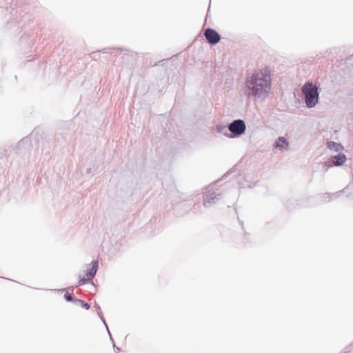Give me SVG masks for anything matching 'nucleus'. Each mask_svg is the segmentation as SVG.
<instances>
[{"instance_id":"nucleus-1","label":"nucleus","mask_w":353,"mask_h":353,"mask_svg":"<svg viewBox=\"0 0 353 353\" xmlns=\"http://www.w3.org/2000/svg\"><path fill=\"white\" fill-rule=\"evenodd\" d=\"M248 88L255 96L268 94L271 88V76L268 70H263L254 74L246 81Z\"/></svg>"},{"instance_id":"nucleus-2","label":"nucleus","mask_w":353,"mask_h":353,"mask_svg":"<svg viewBox=\"0 0 353 353\" xmlns=\"http://www.w3.org/2000/svg\"><path fill=\"white\" fill-rule=\"evenodd\" d=\"M307 107H314L319 101L318 88L312 83H306L302 88Z\"/></svg>"},{"instance_id":"nucleus-3","label":"nucleus","mask_w":353,"mask_h":353,"mask_svg":"<svg viewBox=\"0 0 353 353\" xmlns=\"http://www.w3.org/2000/svg\"><path fill=\"white\" fill-rule=\"evenodd\" d=\"M204 34L208 41L211 44H216L219 43L221 39L219 34L211 28L206 29Z\"/></svg>"},{"instance_id":"nucleus-4","label":"nucleus","mask_w":353,"mask_h":353,"mask_svg":"<svg viewBox=\"0 0 353 353\" xmlns=\"http://www.w3.org/2000/svg\"><path fill=\"white\" fill-rule=\"evenodd\" d=\"M91 268L85 274V276L79 281V285H82L85 283V281H90L94 276L98 269V261H92L91 263Z\"/></svg>"},{"instance_id":"nucleus-5","label":"nucleus","mask_w":353,"mask_h":353,"mask_svg":"<svg viewBox=\"0 0 353 353\" xmlns=\"http://www.w3.org/2000/svg\"><path fill=\"white\" fill-rule=\"evenodd\" d=\"M229 130L234 136L240 135L243 133V120H236L229 126Z\"/></svg>"},{"instance_id":"nucleus-6","label":"nucleus","mask_w":353,"mask_h":353,"mask_svg":"<svg viewBox=\"0 0 353 353\" xmlns=\"http://www.w3.org/2000/svg\"><path fill=\"white\" fill-rule=\"evenodd\" d=\"M346 160V156L343 153H339L332 157L333 165L336 166L342 165Z\"/></svg>"},{"instance_id":"nucleus-7","label":"nucleus","mask_w":353,"mask_h":353,"mask_svg":"<svg viewBox=\"0 0 353 353\" xmlns=\"http://www.w3.org/2000/svg\"><path fill=\"white\" fill-rule=\"evenodd\" d=\"M288 141H287V139L283 137H279L278 139V140L276 141L275 143V148H280V149H285V148H287L288 147Z\"/></svg>"},{"instance_id":"nucleus-8","label":"nucleus","mask_w":353,"mask_h":353,"mask_svg":"<svg viewBox=\"0 0 353 353\" xmlns=\"http://www.w3.org/2000/svg\"><path fill=\"white\" fill-rule=\"evenodd\" d=\"M327 146L330 150H333L334 152H341L343 150V147L341 144H339L334 141L327 142Z\"/></svg>"},{"instance_id":"nucleus-9","label":"nucleus","mask_w":353,"mask_h":353,"mask_svg":"<svg viewBox=\"0 0 353 353\" xmlns=\"http://www.w3.org/2000/svg\"><path fill=\"white\" fill-rule=\"evenodd\" d=\"M77 301L79 303L81 306H82L85 309L88 310L90 308V305L87 303H85L83 301L77 300Z\"/></svg>"},{"instance_id":"nucleus-10","label":"nucleus","mask_w":353,"mask_h":353,"mask_svg":"<svg viewBox=\"0 0 353 353\" xmlns=\"http://www.w3.org/2000/svg\"><path fill=\"white\" fill-rule=\"evenodd\" d=\"M64 297L68 301H71L72 300V296L70 294H65Z\"/></svg>"},{"instance_id":"nucleus-11","label":"nucleus","mask_w":353,"mask_h":353,"mask_svg":"<svg viewBox=\"0 0 353 353\" xmlns=\"http://www.w3.org/2000/svg\"><path fill=\"white\" fill-rule=\"evenodd\" d=\"M224 128H225V127H223V128L218 127V129H219V131H222V130L224 129Z\"/></svg>"}]
</instances>
